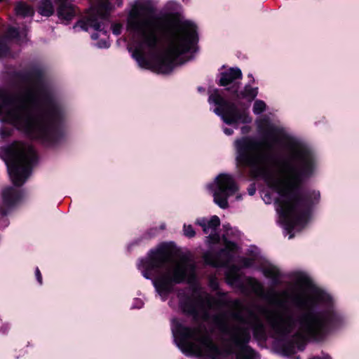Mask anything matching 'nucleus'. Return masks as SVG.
Instances as JSON below:
<instances>
[{"label":"nucleus","instance_id":"nucleus-24","mask_svg":"<svg viewBox=\"0 0 359 359\" xmlns=\"http://www.w3.org/2000/svg\"><path fill=\"white\" fill-rule=\"evenodd\" d=\"M8 50V46L5 43V39L0 41V57L5 55Z\"/></svg>","mask_w":359,"mask_h":359},{"label":"nucleus","instance_id":"nucleus-36","mask_svg":"<svg viewBox=\"0 0 359 359\" xmlns=\"http://www.w3.org/2000/svg\"><path fill=\"white\" fill-rule=\"evenodd\" d=\"M143 276H144L146 278H147V279H149V274H148V273H147V271H145V272H144V273H143Z\"/></svg>","mask_w":359,"mask_h":359},{"label":"nucleus","instance_id":"nucleus-38","mask_svg":"<svg viewBox=\"0 0 359 359\" xmlns=\"http://www.w3.org/2000/svg\"><path fill=\"white\" fill-rule=\"evenodd\" d=\"M205 262H209L208 261V259H207V255H205Z\"/></svg>","mask_w":359,"mask_h":359},{"label":"nucleus","instance_id":"nucleus-5","mask_svg":"<svg viewBox=\"0 0 359 359\" xmlns=\"http://www.w3.org/2000/svg\"><path fill=\"white\" fill-rule=\"evenodd\" d=\"M142 267L147 270L158 269V274L154 285L161 297H165L172 289L173 284L182 283L187 277L194 273V264L185 257L177 260L167 246H161L150 252L149 257L141 262Z\"/></svg>","mask_w":359,"mask_h":359},{"label":"nucleus","instance_id":"nucleus-25","mask_svg":"<svg viewBox=\"0 0 359 359\" xmlns=\"http://www.w3.org/2000/svg\"><path fill=\"white\" fill-rule=\"evenodd\" d=\"M8 35L11 38H16L20 37V33L17 29L10 28L8 30Z\"/></svg>","mask_w":359,"mask_h":359},{"label":"nucleus","instance_id":"nucleus-34","mask_svg":"<svg viewBox=\"0 0 359 359\" xmlns=\"http://www.w3.org/2000/svg\"><path fill=\"white\" fill-rule=\"evenodd\" d=\"M98 46L100 47V48H102V47H108L109 44H108V43L107 41H104L103 45H98Z\"/></svg>","mask_w":359,"mask_h":359},{"label":"nucleus","instance_id":"nucleus-2","mask_svg":"<svg viewBox=\"0 0 359 359\" xmlns=\"http://www.w3.org/2000/svg\"><path fill=\"white\" fill-rule=\"evenodd\" d=\"M127 25L133 34L132 55L142 68H150L144 55L153 51L165 35H168L165 51L166 61L159 67L161 73L170 72L174 65L178 63L175 60L180 55L196 51L198 37L193 23L177 25L167 17H148L141 8H133L128 15Z\"/></svg>","mask_w":359,"mask_h":359},{"label":"nucleus","instance_id":"nucleus-10","mask_svg":"<svg viewBox=\"0 0 359 359\" xmlns=\"http://www.w3.org/2000/svg\"><path fill=\"white\" fill-rule=\"evenodd\" d=\"M216 189L214 190V202L221 208L228 207L227 198L237 191L238 187L231 176L221 174L215 179Z\"/></svg>","mask_w":359,"mask_h":359},{"label":"nucleus","instance_id":"nucleus-28","mask_svg":"<svg viewBox=\"0 0 359 359\" xmlns=\"http://www.w3.org/2000/svg\"><path fill=\"white\" fill-rule=\"evenodd\" d=\"M121 25H116L113 27V32L114 34H119L120 32H121Z\"/></svg>","mask_w":359,"mask_h":359},{"label":"nucleus","instance_id":"nucleus-30","mask_svg":"<svg viewBox=\"0 0 359 359\" xmlns=\"http://www.w3.org/2000/svg\"><path fill=\"white\" fill-rule=\"evenodd\" d=\"M310 359H331L330 357L327 355H323V357H319V356H315L312 358H310Z\"/></svg>","mask_w":359,"mask_h":359},{"label":"nucleus","instance_id":"nucleus-3","mask_svg":"<svg viewBox=\"0 0 359 359\" xmlns=\"http://www.w3.org/2000/svg\"><path fill=\"white\" fill-rule=\"evenodd\" d=\"M236 311L235 318L239 325L232 333V340L238 348L236 353V359H254L253 351L247 346L252 329L255 337H262L264 327L261 318L271 324L276 332L280 335L290 334L299 339L320 336L326 326L331 323L330 316L323 313L308 312L294 320L289 314L278 310L261 309L259 316L245 308L240 302H235Z\"/></svg>","mask_w":359,"mask_h":359},{"label":"nucleus","instance_id":"nucleus-8","mask_svg":"<svg viewBox=\"0 0 359 359\" xmlns=\"http://www.w3.org/2000/svg\"><path fill=\"white\" fill-rule=\"evenodd\" d=\"M274 301L287 302L291 299L295 305L302 309H309L320 302H329V294L316 288H309L289 294L287 292L277 294Z\"/></svg>","mask_w":359,"mask_h":359},{"label":"nucleus","instance_id":"nucleus-27","mask_svg":"<svg viewBox=\"0 0 359 359\" xmlns=\"http://www.w3.org/2000/svg\"><path fill=\"white\" fill-rule=\"evenodd\" d=\"M35 275H36L38 282L40 284H41L42 283V276H41V272L38 268H36V269Z\"/></svg>","mask_w":359,"mask_h":359},{"label":"nucleus","instance_id":"nucleus-6","mask_svg":"<svg viewBox=\"0 0 359 359\" xmlns=\"http://www.w3.org/2000/svg\"><path fill=\"white\" fill-rule=\"evenodd\" d=\"M178 332L183 339V351L207 359H216L220 355V351L202 327L180 326Z\"/></svg>","mask_w":359,"mask_h":359},{"label":"nucleus","instance_id":"nucleus-35","mask_svg":"<svg viewBox=\"0 0 359 359\" xmlns=\"http://www.w3.org/2000/svg\"><path fill=\"white\" fill-rule=\"evenodd\" d=\"M98 38V34H94L92 35V39H97Z\"/></svg>","mask_w":359,"mask_h":359},{"label":"nucleus","instance_id":"nucleus-32","mask_svg":"<svg viewBox=\"0 0 359 359\" xmlns=\"http://www.w3.org/2000/svg\"><path fill=\"white\" fill-rule=\"evenodd\" d=\"M255 193V187H252L251 189H249V194L250 196H252Z\"/></svg>","mask_w":359,"mask_h":359},{"label":"nucleus","instance_id":"nucleus-15","mask_svg":"<svg viewBox=\"0 0 359 359\" xmlns=\"http://www.w3.org/2000/svg\"><path fill=\"white\" fill-rule=\"evenodd\" d=\"M15 13L18 16H32L34 13L33 8L23 3H18L15 8Z\"/></svg>","mask_w":359,"mask_h":359},{"label":"nucleus","instance_id":"nucleus-4","mask_svg":"<svg viewBox=\"0 0 359 359\" xmlns=\"http://www.w3.org/2000/svg\"><path fill=\"white\" fill-rule=\"evenodd\" d=\"M39 94L32 89L8 95L0 90V121L23 130L34 138L50 140L54 128L49 118L38 112Z\"/></svg>","mask_w":359,"mask_h":359},{"label":"nucleus","instance_id":"nucleus-23","mask_svg":"<svg viewBox=\"0 0 359 359\" xmlns=\"http://www.w3.org/2000/svg\"><path fill=\"white\" fill-rule=\"evenodd\" d=\"M14 193H15V189L13 188L9 187V188L6 189L4 191V199L6 201L11 200L12 198V196L14 194Z\"/></svg>","mask_w":359,"mask_h":359},{"label":"nucleus","instance_id":"nucleus-12","mask_svg":"<svg viewBox=\"0 0 359 359\" xmlns=\"http://www.w3.org/2000/svg\"><path fill=\"white\" fill-rule=\"evenodd\" d=\"M59 7L57 15L62 20L69 21L75 15V8L73 5L74 0H57Z\"/></svg>","mask_w":359,"mask_h":359},{"label":"nucleus","instance_id":"nucleus-19","mask_svg":"<svg viewBox=\"0 0 359 359\" xmlns=\"http://www.w3.org/2000/svg\"><path fill=\"white\" fill-rule=\"evenodd\" d=\"M266 109V104L264 101L257 100L253 105V112L255 114H260Z\"/></svg>","mask_w":359,"mask_h":359},{"label":"nucleus","instance_id":"nucleus-7","mask_svg":"<svg viewBox=\"0 0 359 359\" xmlns=\"http://www.w3.org/2000/svg\"><path fill=\"white\" fill-rule=\"evenodd\" d=\"M12 149L14 159L13 163L8 165V170L13 183L20 186L29 175L35 154L31 146L22 143H16Z\"/></svg>","mask_w":359,"mask_h":359},{"label":"nucleus","instance_id":"nucleus-22","mask_svg":"<svg viewBox=\"0 0 359 359\" xmlns=\"http://www.w3.org/2000/svg\"><path fill=\"white\" fill-rule=\"evenodd\" d=\"M184 233L186 236L189 238L195 236V231L191 225H184Z\"/></svg>","mask_w":359,"mask_h":359},{"label":"nucleus","instance_id":"nucleus-16","mask_svg":"<svg viewBox=\"0 0 359 359\" xmlns=\"http://www.w3.org/2000/svg\"><path fill=\"white\" fill-rule=\"evenodd\" d=\"M54 12L52 3L49 0H42L41 1L39 13L44 16H50Z\"/></svg>","mask_w":359,"mask_h":359},{"label":"nucleus","instance_id":"nucleus-29","mask_svg":"<svg viewBox=\"0 0 359 359\" xmlns=\"http://www.w3.org/2000/svg\"><path fill=\"white\" fill-rule=\"evenodd\" d=\"M243 263L245 266H250L252 264V260L250 259H244L243 260Z\"/></svg>","mask_w":359,"mask_h":359},{"label":"nucleus","instance_id":"nucleus-17","mask_svg":"<svg viewBox=\"0 0 359 359\" xmlns=\"http://www.w3.org/2000/svg\"><path fill=\"white\" fill-rule=\"evenodd\" d=\"M264 274L266 277L271 278L273 282H276L280 276L278 269L275 266H269L264 270Z\"/></svg>","mask_w":359,"mask_h":359},{"label":"nucleus","instance_id":"nucleus-14","mask_svg":"<svg viewBox=\"0 0 359 359\" xmlns=\"http://www.w3.org/2000/svg\"><path fill=\"white\" fill-rule=\"evenodd\" d=\"M285 135L284 129L277 127L274 125H270L267 129L268 139H271L274 142H277Z\"/></svg>","mask_w":359,"mask_h":359},{"label":"nucleus","instance_id":"nucleus-1","mask_svg":"<svg viewBox=\"0 0 359 359\" xmlns=\"http://www.w3.org/2000/svg\"><path fill=\"white\" fill-rule=\"evenodd\" d=\"M238 144L246 147L240 149L238 160L257 170L267 185L278 194L276 200L277 210L285 219H299L310 204L298 194L302 173L310 170L313 163L311 152L302 145L294 146L288 161H275L266 158L263 151L271 147L265 140L261 143L243 140Z\"/></svg>","mask_w":359,"mask_h":359},{"label":"nucleus","instance_id":"nucleus-11","mask_svg":"<svg viewBox=\"0 0 359 359\" xmlns=\"http://www.w3.org/2000/svg\"><path fill=\"white\" fill-rule=\"evenodd\" d=\"M196 224L202 227L204 233H210V235L207 238V242L209 243H213L219 241V236L218 234H212L220 224V220L217 216L214 215L210 219L200 218L196 220Z\"/></svg>","mask_w":359,"mask_h":359},{"label":"nucleus","instance_id":"nucleus-33","mask_svg":"<svg viewBox=\"0 0 359 359\" xmlns=\"http://www.w3.org/2000/svg\"><path fill=\"white\" fill-rule=\"evenodd\" d=\"M264 120H262L259 123V128L263 129L264 128Z\"/></svg>","mask_w":359,"mask_h":359},{"label":"nucleus","instance_id":"nucleus-37","mask_svg":"<svg viewBox=\"0 0 359 359\" xmlns=\"http://www.w3.org/2000/svg\"><path fill=\"white\" fill-rule=\"evenodd\" d=\"M25 32H25V31H24V32H22V34H21V35H22V36H23L24 37H25V36H26V33H25Z\"/></svg>","mask_w":359,"mask_h":359},{"label":"nucleus","instance_id":"nucleus-13","mask_svg":"<svg viewBox=\"0 0 359 359\" xmlns=\"http://www.w3.org/2000/svg\"><path fill=\"white\" fill-rule=\"evenodd\" d=\"M242 72L239 68H230L227 72L221 74L219 84L226 86L237 79H241Z\"/></svg>","mask_w":359,"mask_h":359},{"label":"nucleus","instance_id":"nucleus-21","mask_svg":"<svg viewBox=\"0 0 359 359\" xmlns=\"http://www.w3.org/2000/svg\"><path fill=\"white\" fill-rule=\"evenodd\" d=\"M88 25L93 27L95 30L100 32V33H102L104 36H106L107 32L105 31H103L102 25L100 22H95L92 20H88Z\"/></svg>","mask_w":359,"mask_h":359},{"label":"nucleus","instance_id":"nucleus-31","mask_svg":"<svg viewBox=\"0 0 359 359\" xmlns=\"http://www.w3.org/2000/svg\"><path fill=\"white\" fill-rule=\"evenodd\" d=\"M224 133L227 135H231L233 133V130L229 128H224Z\"/></svg>","mask_w":359,"mask_h":359},{"label":"nucleus","instance_id":"nucleus-26","mask_svg":"<svg viewBox=\"0 0 359 359\" xmlns=\"http://www.w3.org/2000/svg\"><path fill=\"white\" fill-rule=\"evenodd\" d=\"M253 289L258 294H262L263 293L262 285L257 281H255L253 283Z\"/></svg>","mask_w":359,"mask_h":359},{"label":"nucleus","instance_id":"nucleus-20","mask_svg":"<svg viewBox=\"0 0 359 359\" xmlns=\"http://www.w3.org/2000/svg\"><path fill=\"white\" fill-rule=\"evenodd\" d=\"M225 249L222 250L221 253L223 254H230L231 252H234L237 250V245L233 243L226 242L225 241Z\"/></svg>","mask_w":359,"mask_h":359},{"label":"nucleus","instance_id":"nucleus-9","mask_svg":"<svg viewBox=\"0 0 359 359\" xmlns=\"http://www.w3.org/2000/svg\"><path fill=\"white\" fill-rule=\"evenodd\" d=\"M210 103H213L220 107L215 109V113L221 116L226 124L249 123L252 121L249 114L243 111L237 113L233 109L228 108L224 98L219 95L217 90H215L209 97Z\"/></svg>","mask_w":359,"mask_h":359},{"label":"nucleus","instance_id":"nucleus-18","mask_svg":"<svg viewBox=\"0 0 359 359\" xmlns=\"http://www.w3.org/2000/svg\"><path fill=\"white\" fill-rule=\"evenodd\" d=\"M258 93L257 88H253L250 86H245L244 91L242 93V97L249 98L250 100H253Z\"/></svg>","mask_w":359,"mask_h":359}]
</instances>
